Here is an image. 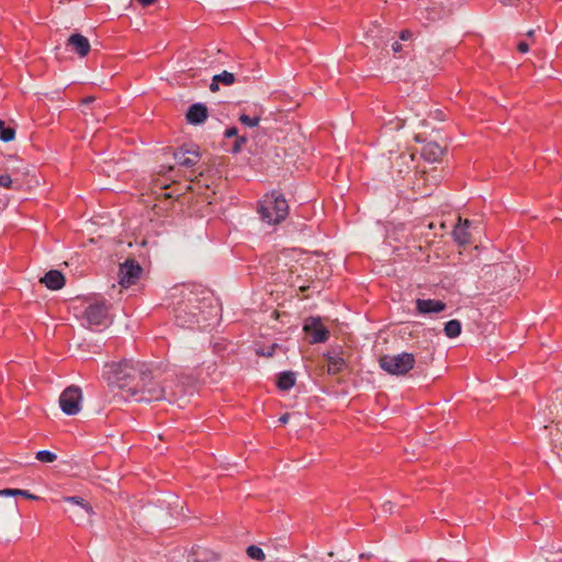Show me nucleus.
<instances>
[{"mask_svg":"<svg viewBox=\"0 0 562 562\" xmlns=\"http://www.w3.org/2000/svg\"><path fill=\"white\" fill-rule=\"evenodd\" d=\"M102 378L111 387L120 389L126 398L153 402L165 397V390L154 381L149 366L124 359L103 366Z\"/></svg>","mask_w":562,"mask_h":562,"instance_id":"1","label":"nucleus"},{"mask_svg":"<svg viewBox=\"0 0 562 562\" xmlns=\"http://www.w3.org/2000/svg\"><path fill=\"white\" fill-rule=\"evenodd\" d=\"M206 308H213L207 289L196 283L178 284V327H199L201 318L206 319Z\"/></svg>","mask_w":562,"mask_h":562,"instance_id":"2","label":"nucleus"},{"mask_svg":"<svg viewBox=\"0 0 562 562\" xmlns=\"http://www.w3.org/2000/svg\"><path fill=\"white\" fill-rule=\"evenodd\" d=\"M258 213L262 222L269 225L280 224L289 215L288 201L282 193L272 191L259 201Z\"/></svg>","mask_w":562,"mask_h":562,"instance_id":"3","label":"nucleus"},{"mask_svg":"<svg viewBox=\"0 0 562 562\" xmlns=\"http://www.w3.org/2000/svg\"><path fill=\"white\" fill-rule=\"evenodd\" d=\"M202 156L198 144L184 143L178 147V166L189 170L194 178L203 177L211 170L212 159L202 161Z\"/></svg>","mask_w":562,"mask_h":562,"instance_id":"4","label":"nucleus"},{"mask_svg":"<svg viewBox=\"0 0 562 562\" xmlns=\"http://www.w3.org/2000/svg\"><path fill=\"white\" fill-rule=\"evenodd\" d=\"M415 357L409 352L398 355H383L379 358V366L391 375H405L415 366Z\"/></svg>","mask_w":562,"mask_h":562,"instance_id":"5","label":"nucleus"},{"mask_svg":"<svg viewBox=\"0 0 562 562\" xmlns=\"http://www.w3.org/2000/svg\"><path fill=\"white\" fill-rule=\"evenodd\" d=\"M82 392L79 386L66 387L59 396V406L63 413L72 416L81 409Z\"/></svg>","mask_w":562,"mask_h":562,"instance_id":"6","label":"nucleus"},{"mask_svg":"<svg viewBox=\"0 0 562 562\" xmlns=\"http://www.w3.org/2000/svg\"><path fill=\"white\" fill-rule=\"evenodd\" d=\"M83 318L90 327H106L110 323L106 304L104 302H95L88 305L85 310Z\"/></svg>","mask_w":562,"mask_h":562,"instance_id":"7","label":"nucleus"},{"mask_svg":"<svg viewBox=\"0 0 562 562\" xmlns=\"http://www.w3.org/2000/svg\"><path fill=\"white\" fill-rule=\"evenodd\" d=\"M303 330L311 337V344L325 342L329 338V330L322 324L321 317L306 318Z\"/></svg>","mask_w":562,"mask_h":562,"instance_id":"8","label":"nucleus"},{"mask_svg":"<svg viewBox=\"0 0 562 562\" xmlns=\"http://www.w3.org/2000/svg\"><path fill=\"white\" fill-rule=\"evenodd\" d=\"M142 267L135 259H126L120 265V284L124 288L135 284L142 274Z\"/></svg>","mask_w":562,"mask_h":562,"instance_id":"9","label":"nucleus"},{"mask_svg":"<svg viewBox=\"0 0 562 562\" xmlns=\"http://www.w3.org/2000/svg\"><path fill=\"white\" fill-rule=\"evenodd\" d=\"M64 501L79 507L78 510L70 516L72 520L77 519V524H81L83 519L89 520L94 514L92 506L80 496H67L64 497Z\"/></svg>","mask_w":562,"mask_h":562,"instance_id":"10","label":"nucleus"},{"mask_svg":"<svg viewBox=\"0 0 562 562\" xmlns=\"http://www.w3.org/2000/svg\"><path fill=\"white\" fill-rule=\"evenodd\" d=\"M341 355L342 351L340 348L331 349L324 353V358L327 360L328 374L336 375L344 371L346 361Z\"/></svg>","mask_w":562,"mask_h":562,"instance_id":"11","label":"nucleus"},{"mask_svg":"<svg viewBox=\"0 0 562 562\" xmlns=\"http://www.w3.org/2000/svg\"><path fill=\"white\" fill-rule=\"evenodd\" d=\"M209 109L204 103H193L186 113V120L191 125H200L206 121Z\"/></svg>","mask_w":562,"mask_h":562,"instance_id":"12","label":"nucleus"},{"mask_svg":"<svg viewBox=\"0 0 562 562\" xmlns=\"http://www.w3.org/2000/svg\"><path fill=\"white\" fill-rule=\"evenodd\" d=\"M416 312L418 314H431V313H440L446 310L447 305L445 302L440 300L432 299H417L416 300Z\"/></svg>","mask_w":562,"mask_h":562,"instance_id":"13","label":"nucleus"},{"mask_svg":"<svg viewBox=\"0 0 562 562\" xmlns=\"http://www.w3.org/2000/svg\"><path fill=\"white\" fill-rule=\"evenodd\" d=\"M67 46L80 57L87 56L91 48L89 40L79 33L71 34L68 37Z\"/></svg>","mask_w":562,"mask_h":562,"instance_id":"14","label":"nucleus"},{"mask_svg":"<svg viewBox=\"0 0 562 562\" xmlns=\"http://www.w3.org/2000/svg\"><path fill=\"white\" fill-rule=\"evenodd\" d=\"M469 220H465L464 222H461L460 220L452 231L453 239L460 246H465L471 243V234L469 232Z\"/></svg>","mask_w":562,"mask_h":562,"instance_id":"15","label":"nucleus"},{"mask_svg":"<svg viewBox=\"0 0 562 562\" xmlns=\"http://www.w3.org/2000/svg\"><path fill=\"white\" fill-rule=\"evenodd\" d=\"M41 282L49 290H60L65 285V277L58 270H49L41 278Z\"/></svg>","mask_w":562,"mask_h":562,"instance_id":"16","label":"nucleus"},{"mask_svg":"<svg viewBox=\"0 0 562 562\" xmlns=\"http://www.w3.org/2000/svg\"><path fill=\"white\" fill-rule=\"evenodd\" d=\"M445 154V148L436 142H428L422 149L423 157L428 161H437Z\"/></svg>","mask_w":562,"mask_h":562,"instance_id":"17","label":"nucleus"},{"mask_svg":"<svg viewBox=\"0 0 562 562\" xmlns=\"http://www.w3.org/2000/svg\"><path fill=\"white\" fill-rule=\"evenodd\" d=\"M170 184L167 183L166 180L161 178H157L154 181V192L157 194V200L159 204H162L165 201L172 199V194L168 192Z\"/></svg>","mask_w":562,"mask_h":562,"instance_id":"18","label":"nucleus"},{"mask_svg":"<svg viewBox=\"0 0 562 562\" xmlns=\"http://www.w3.org/2000/svg\"><path fill=\"white\" fill-rule=\"evenodd\" d=\"M214 558V553L200 547L194 546L189 553V562H209Z\"/></svg>","mask_w":562,"mask_h":562,"instance_id":"19","label":"nucleus"},{"mask_svg":"<svg viewBox=\"0 0 562 562\" xmlns=\"http://www.w3.org/2000/svg\"><path fill=\"white\" fill-rule=\"evenodd\" d=\"M296 376L293 371H284L279 373L277 386L281 391H289L295 385Z\"/></svg>","mask_w":562,"mask_h":562,"instance_id":"20","label":"nucleus"},{"mask_svg":"<svg viewBox=\"0 0 562 562\" xmlns=\"http://www.w3.org/2000/svg\"><path fill=\"white\" fill-rule=\"evenodd\" d=\"M461 323L458 319H451L445 324L443 331L447 337L456 338L461 334Z\"/></svg>","mask_w":562,"mask_h":562,"instance_id":"21","label":"nucleus"},{"mask_svg":"<svg viewBox=\"0 0 562 562\" xmlns=\"http://www.w3.org/2000/svg\"><path fill=\"white\" fill-rule=\"evenodd\" d=\"M15 137V130L7 126L5 122L0 120V139L4 143L13 140Z\"/></svg>","mask_w":562,"mask_h":562,"instance_id":"22","label":"nucleus"},{"mask_svg":"<svg viewBox=\"0 0 562 562\" xmlns=\"http://www.w3.org/2000/svg\"><path fill=\"white\" fill-rule=\"evenodd\" d=\"M0 495H5V496H24L26 498H30V499H35L36 496L31 494L29 491L26 490H18V488H5V490H0Z\"/></svg>","mask_w":562,"mask_h":562,"instance_id":"23","label":"nucleus"},{"mask_svg":"<svg viewBox=\"0 0 562 562\" xmlns=\"http://www.w3.org/2000/svg\"><path fill=\"white\" fill-rule=\"evenodd\" d=\"M213 81H218L224 86H231L235 82V76L234 74L224 70L221 74L213 76Z\"/></svg>","mask_w":562,"mask_h":562,"instance_id":"24","label":"nucleus"},{"mask_svg":"<svg viewBox=\"0 0 562 562\" xmlns=\"http://www.w3.org/2000/svg\"><path fill=\"white\" fill-rule=\"evenodd\" d=\"M246 553L250 559L257 561H263L266 558L263 550L255 544L248 546L246 549Z\"/></svg>","mask_w":562,"mask_h":562,"instance_id":"25","label":"nucleus"},{"mask_svg":"<svg viewBox=\"0 0 562 562\" xmlns=\"http://www.w3.org/2000/svg\"><path fill=\"white\" fill-rule=\"evenodd\" d=\"M36 459L43 463H52L57 459V456L48 450H40L36 452Z\"/></svg>","mask_w":562,"mask_h":562,"instance_id":"26","label":"nucleus"},{"mask_svg":"<svg viewBox=\"0 0 562 562\" xmlns=\"http://www.w3.org/2000/svg\"><path fill=\"white\" fill-rule=\"evenodd\" d=\"M239 121L244 124V125H247L249 127H255L259 124L260 122V116H249L247 114H241L239 116Z\"/></svg>","mask_w":562,"mask_h":562,"instance_id":"27","label":"nucleus"},{"mask_svg":"<svg viewBox=\"0 0 562 562\" xmlns=\"http://www.w3.org/2000/svg\"><path fill=\"white\" fill-rule=\"evenodd\" d=\"M247 137L246 136H237L236 139L234 140V144H233V147H232V153L233 154H237L241 150V147L243 145H245L247 143Z\"/></svg>","mask_w":562,"mask_h":562,"instance_id":"28","label":"nucleus"},{"mask_svg":"<svg viewBox=\"0 0 562 562\" xmlns=\"http://www.w3.org/2000/svg\"><path fill=\"white\" fill-rule=\"evenodd\" d=\"M12 184V179L9 175H0V187L10 188Z\"/></svg>","mask_w":562,"mask_h":562,"instance_id":"29","label":"nucleus"},{"mask_svg":"<svg viewBox=\"0 0 562 562\" xmlns=\"http://www.w3.org/2000/svg\"><path fill=\"white\" fill-rule=\"evenodd\" d=\"M237 134H238V130H237V127H235V126H232V127L227 128V130L224 132V136H225L226 138L237 137V136H238Z\"/></svg>","mask_w":562,"mask_h":562,"instance_id":"30","label":"nucleus"},{"mask_svg":"<svg viewBox=\"0 0 562 562\" xmlns=\"http://www.w3.org/2000/svg\"><path fill=\"white\" fill-rule=\"evenodd\" d=\"M412 37H413V33L409 30H402L400 32V38L402 41H408V40H412Z\"/></svg>","mask_w":562,"mask_h":562,"instance_id":"31","label":"nucleus"},{"mask_svg":"<svg viewBox=\"0 0 562 562\" xmlns=\"http://www.w3.org/2000/svg\"><path fill=\"white\" fill-rule=\"evenodd\" d=\"M517 49L520 53L525 54V53H527L529 50V44L527 42H525V41H521V42H519L517 44Z\"/></svg>","mask_w":562,"mask_h":562,"instance_id":"32","label":"nucleus"},{"mask_svg":"<svg viewBox=\"0 0 562 562\" xmlns=\"http://www.w3.org/2000/svg\"><path fill=\"white\" fill-rule=\"evenodd\" d=\"M402 48H403V46H402V44H401V43H398V42H394V43L392 44V50H393L395 54L400 53V52L402 50Z\"/></svg>","mask_w":562,"mask_h":562,"instance_id":"33","label":"nucleus"},{"mask_svg":"<svg viewBox=\"0 0 562 562\" xmlns=\"http://www.w3.org/2000/svg\"><path fill=\"white\" fill-rule=\"evenodd\" d=\"M142 7H149L154 4L157 0H136Z\"/></svg>","mask_w":562,"mask_h":562,"instance_id":"34","label":"nucleus"},{"mask_svg":"<svg viewBox=\"0 0 562 562\" xmlns=\"http://www.w3.org/2000/svg\"><path fill=\"white\" fill-rule=\"evenodd\" d=\"M210 90H211L212 92H216V91H218V90H220V82H218V81H213V80H212V82H211V85H210Z\"/></svg>","mask_w":562,"mask_h":562,"instance_id":"35","label":"nucleus"},{"mask_svg":"<svg viewBox=\"0 0 562 562\" xmlns=\"http://www.w3.org/2000/svg\"><path fill=\"white\" fill-rule=\"evenodd\" d=\"M276 348H277V345L273 344L271 347H269V350L267 352H262L261 355L266 356V357H271L273 355Z\"/></svg>","mask_w":562,"mask_h":562,"instance_id":"36","label":"nucleus"},{"mask_svg":"<svg viewBox=\"0 0 562 562\" xmlns=\"http://www.w3.org/2000/svg\"><path fill=\"white\" fill-rule=\"evenodd\" d=\"M289 418H290V415L289 414H284V415L280 416L279 423L280 424H286Z\"/></svg>","mask_w":562,"mask_h":562,"instance_id":"37","label":"nucleus"},{"mask_svg":"<svg viewBox=\"0 0 562 562\" xmlns=\"http://www.w3.org/2000/svg\"><path fill=\"white\" fill-rule=\"evenodd\" d=\"M93 101H94L93 97H87L86 99H83V103H91Z\"/></svg>","mask_w":562,"mask_h":562,"instance_id":"38","label":"nucleus"},{"mask_svg":"<svg viewBox=\"0 0 562 562\" xmlns=\"http://www.w3.org/2000/svg\"><path fill=\"white\" fill-rule=\"evenodd\" d=\"M533 34H535V30H530V31H528V32H527V34H526V35H527L528 37H532V36H533Z\"/></svg>","mask_w":562,"mask_h":562,"instance_id":"39","label":"nucleus"},{"mask_svg":"<svg viewBox=\"0 0 562 562\" xmlns=\"http://www.w3.org/2000/svg\"><path fill=\"white\" fill-rule=\"evenodd\" d=\"M560 449H561L560 457L562 458V440H561Z\"/></svg>","mask_w":562,"mask_h":562,"instance_id":"40","label":"nucleus"},{"mask_svg":"<svg viewBox=\"0 0 562 562\" xmlns=\"http://www.w3.org/2000/svg\"><path fill=\"white\" fill-rule=\"evenodd\" d=\"M181 188H180V183L178 182V188H177V191H180Z\"/></svg>","mask_w":562,"mask_h":562,"instance_id":"41","label":"nucleus"}]
</instances>
